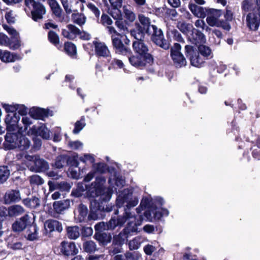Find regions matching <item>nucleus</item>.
<instances>
[{
  "label": "nucleus",
  "instance_id": "6ab92c4d",
  "mask_svg": "<svg viewBox=\"0 0 260 260\" xmlns=\"http://www.w3.org/2000/svg\"><path fill=\"white\" fill-rule=\"evenodd\" d=\"M48 3L51 9L52 13L58 21L62 22L64 20L63 10L56 0H48Z\"/></svg>",
  "mask_w": 260,
  "mask_h": 260
},
{
  "label": "nucleus",
  "instance_id": "338daca9",
  "mask_svg": "<svg viewBox=\"0 0 260 260\" xmlns=\"http://www.w3.org/2000/svg\"><path fill=\"white\" fill-rule=\"evenodd\" d=\"M87 7L94 14L96 18L99 17L100 11L98 7L91 3H88L87 4Z\"/></svg>",
  "mask_w": 260,
  "mask_h": 260
},
{
  "label": "nucleus",
  "instance_id": "72a5a7b5",
  "mask_svg": "<svg viewBox=\"0 0 260 260\" xmlns=\"http://www.w3.org/2000/svg\"><path fill=\"white\" fill-rule=\"evenodd\" d=\"M130 235L123 229L118 235L114 236L113 244L115 245H123Z\"/></svg>",
  "mask_w": 260,
  "mask_h": 260
},
{
  "label": "nucleus",
  "instance_id": "4468645a",
  "mask_svg": "<svg viewBox=\"0 0 260 260\" xmlns=\"http://www.w3.org/2000/svg\"><path fill=\"white\" fill-rule=\"evenodd\" d=\"M3 148L5 150H13L16 148V132H7Z\"/></svg>",
  "mask_w": 260,
  "mask_h": 260
},
{
  "label": "nucleus",
  "instance_id": "7c9ffc66",
  "mask_svg": "<svg viewBox=\"0 0 260 260\" xmlns=\"http://www.w3.org/2000/svg\"><path fill=\"white\" fill-rule=\"evenodd\" d=\"M67 236L69 239L76 240L80 235V229L78 226H71L67 228Z\"/></svg>",
  "mask_w": 260,
  "mask_h": 260
},
{
  "label": "nucleus",
  "instance_id": "cd10ccee",
  "mask_svg": "<svg viewBox=\"0 0 260 260\" xmlns=\"http://www.w3.org/2000/svg\"><path fill=\"white\" fill-rule=\"evenodd\" d=\"M31 144L30 141L25 136L17 133V148L20 150L28 149Z\"/></svg>",
  "mask_w": 260,
  "mask_h": 260
},
{
  "label": "nucleus",
  "instance_id": "4be33fe9",
  "mask_svg": "<svg viewBox=\"0 0 260 260\" xmlns=\"http://www.w3.org/2000/svg\"><path fill=\"white\" fill-rule=\"evenodd\" d=\"M129 63L136 68L145 67L148 63L146 58L143 55H133L128 57Z\"/></svg>",
  "mask_w": 260,
  "mask_h": 260
},
{
  "label": "nucleus",
  "instance_id": "c03bdc74",
  "mask_svg": "<svg viewBox=\"0 0 260 260\" xmlns=\"http://www.w3.org/2000/svg\"><path fill=\"white\" fill-rule=\"evenodd\" d=\"M143 242V239L141 237H136L128 242V247L130 250L138 249Z\"/></svg>",
  "mask_w": 260,
  "mask_h": 260
},
{
  "label": "nucleus",
  "instance_id": "bf43d9fd",
  "mask_svg": "<svg viewBox=\"0 0 260 260\" xmlns=\"http://www.w3.org/2000/svg\"><path fill=\"white\" fill-rule=\"evenodd\" d=\"M7 242L8 247L16 249V238L15 235H11L7 239Z\"/></svg>",
  "mask_w": 260,
  "mask_h": 260
},
{
  "label": "nucleus",
  "instance_id": "774afa93",
  "mask_svg": "<svg viewBox=\"0 0 260 260\" xmlns=\"http://www.w3.org/2000/svg\"><path fill=\"white\" fill-rule=\"evenodd\" d=\"M71 188L70 183L66 181L58 182V189L62 191H69Z\"/></svg>",
  "mask_w": 260,
  "mask_h": 260
},
{
  "label": "nucleus",
  "instance_id": "c9c22d12",
  "mask_svg": "<svg viewBox=\"0 0 260 260\" xmlns=\"http://www.w3.org/2000/svg\"><path fill=\"white\" fill-rule=\"evenodd\" d=\"M16 57L9 51H2L0 49V59L3 62H10L15 61Z\"/></svg>",
  "mask_w": 260,
  "mask_h": 260
},
{
  "label": "nucleus",
  "instance_id": "09e8293b",
  "mask_svg": "<svg viewBox=\"0 0 260 260\" xmlns=\"http://www.w3.org/2000/svg\"><path fill=\"white\" fill-rule=\"evenodd\" d=\"M85 117L82 116L80 120L75 123V128L73 131L74 134H78L85 126Z\"/></svg>",
  "mask_w": 260,
  "mask_h": 260
},
{
  "label": "nucleus",
  "instance_id": "9b49d317",
  "mask_svg": "<svg viewBox=\"0 0 260 260\" xmlns=\"http://www.w3.org/2000/svg\"><path fill=\"white\" fill-rule=\"evenodd\" d=\"M222 15L221 10L209 8L207 9L206 21L211 26H219V18Z\"/></svg>",
  "mask_w": 260,
  "mask_h": 260
},
{
  "label": "nucleus",
  "instance_id": "e2e57ef3",
  "mask_svg": "<svg viewBox=\"0 0 260 260\" xmlns=\"http://www.w3.org/2000/svg\"><path fill=\"white\" fill-rule=\"evenodd\" d=\"M125 257V259L127 260H139L141 258V255L137 252H126Z\"/></svg>",
  "mask_w": 260,
  "mask_h": 260
},
{
  "label": "nucleus",
  "instance_id": "69168bd1",
  "mask_svg": "<svg viewBox=\"0 0 260 260\" xmlns=\"http://www.w3.org/2000/svg\"><path fill=\"white\" fill-rule=\"evenodd\" d=\"M169 33H171L174 40L178 42H183V39L180 32L176 29H172L169 30Z\"/></svg>",
  "mask_w": 260,
  "mask_h": 260
},
{
  "label": "nucleus",
  "instance_id": "6e6552de",
  "mask_svg": "<svg viewBox=\"0 0 260 260\" xmlns=\"http://www.w3.org/2000/svg\"><path fill=\"white\" fill-rule=\"evenodd\" d=\"M133 48L136 53L139 55H143L146 58L148 63L150 64L153 62V57L149 53L148 45L143 40L134 41L133 43Z\"/></svg>",
  "mask_w": 260,
  "mask_h": 260
},
{
  "label": "nucleus",
  "instance_id": "5fc2aeb1",
  "mask_svg": "<svg viewBox=\"0 0 260 260\" xmlns=\"http://www.w3.org/2000/svg\"><path fill=\"white\" fill-rule=\"evenodd\" d=\"M3 107L5 109L7 115H16V106L3 104Z\"/></svg>",
  "mask_w": 260,
  "mask_h": 260
},
{
  "label": "nucleus",
  "instance_id": "ddd939ff",
  "mask_svg": "<svg viewBox=\"0 0 260 260\" xmlns=\"http://www.w3.org/2000/svg\"><path fill=\"white\" fill-rule=\"evenodd\" d=\"M60 251L64 255H74L78 253V249L73 242L62 241L60 243Z\"/></svg>",
  "mask_w": 260,
  "mask_h": 260
},
{
  "label": "nucleus",
  "instance_id": "b1692460",
  "mask_svg": "<svg viewBox=\"0 0 260 260\" xmlns=\"http://www.w3.org/2000/svg\"><path fill=\"white\" fill-rule=\"evenodd\" d=\"M189 8L192 14L198 18H204L206 16L208 9L194 4H190Z\"/></svg>",
  "mask_w": 260,
  "mask_h": 260
},
{
  "label": "nucleus",
  "instance_id": "a19ab883",
  "mask_svg": "<svg viewBox=\"0 0 260 260\" xmlns=\"http://www.w3.org/2000/svg\"><path fill=\"white\" fill-rule=\"evenodd\" d=\"M22 202L26 206L31 208H37L40 205V201L39 198L36 197H33L32 199H25Z\"/></svg>",
  "mask_w": 260,
  "mask_h": 260
},
{
  "label": "nucleus",
  "instance_id": "8fccbe9b",
  "mask_svg": "<svg viewBox=\"0 0 260 260\" xmlns=\"http://www.w3.org/2000/svg\"><path fill=\"white\" fill-rule=\"evenodd\" d=\"M64 49L67 53L71 56L76 54V47L72 43L68 42L65 43Z\"/></svg>",
  "mask_w": 260,
  "mask_h": 260
},
{
  "label": "nucleus",
  "instance_id": "c756f323",
  "mask_svg": "<svg viewBox=\"0 0 260 260\" xmlns=\"http://www.w3.org/2000/svg\"><path fill=\"white\" fill-rule=\"evenodd\" d=\"M5 123L7 132H15L16 129V115H7Z\"/></svg>",
  "mask_w": 260,
  "mask_h": 260
},
{
  "label": "nucleus",
  "instance_id": "39448f33",
  "mask_svg": "<svg viewBox=\"0 0 260 260\" xmlns=\"http://www.w3.org/2000/svg\"><path fill=\"white\" fill-rule=\"evenodd\" d=\"M25 5L29 8H30L31 6L32 7L31 15L34 21H38L43 18V16L46 13V8L44 5L35 0H25Z\"/></svg>",
  "mask_w": 260,
  "mask_h": 260
},
{
  "label": "nucleus",
  "instance_id": "5701e85b",
  "mask_svg": "<svg viewBox=\"0 0 260 260\" xmlns=\"http://www.w3.org/2000/svg\"><path fill=\"white\" fill-rule=\"evenodd\" d=\"M70 201L68 199L55 201L53 204V207L55 212L61 214L70 208Z\"/></svg>",
  "mask_w": 260,
  "mask_h": 260
},
{
  "label": "nucleus",
  "instance_id": "473e14b6",
  "mask_svg": "<svg viewBox=\"0 0 260 260\" xmlns=\"http://www.w3.org/2000/svg\"><path fill=\"white\" fill-rule=\"evenodd\" d=\"M70 160L71 158H69V156L66 155H60L56 158L54 166L57 169L62 168L65 166L68 165Z\"/></svg>",
  "mask_w": 260,
  "mask_h": 260
},
{
  "label": "nucleus",
  "instance_id": "ea45409f",
  "mask_svg": "<svg viewBox=\"0 0 260 260\" xmlns=\"http://www.w3.org/2000/svg\"><path fill=\"white\" fill-rule=\"evenodd\" d=\"M83 248L87 253H93L98 250L95 243L91 240L86 241L83 243Z\"/></svg>",
  "mask_w": 260,
  "mask_h": 260
},
{
  "label": "nucleus",
  "instance_id": "bb28decb",
  "mask_svg": "<svg viewBox=\"0 0 260 260\" xmlns=\"http://www.w3.org/2000/svg\"><path fill=\"white\" fill-rule=\"evenodd\" d=\"M38 231L39 229L36 224L31 225L27 229L24 236L27 240L29 241L38 240L39 238Z\"/></svg>",
  "mask_w": 260,
  "mask_h": 260
},
{
  "label": "nucleus",
  "instance_id": "49530a36",
  "mask_svg": "<svg viewBox=\"0 0 260 260\" xmlns=\"http://www.w3.org/2000/svg\"><path fill=\"white\" fill-rule=\"evenodd\" d=\"M178 28L183 34H187L190 30H192V25L185 22H178L177 25Z\"/></svg>",
  "mask_w": 260,
  "mask_h": 260
},
{
  "label": "nucleus",
  "instance_id": "864d4df0",
  "mask_svg": "<svg viewBox=\"0 0 260 260\" xmlns=\"http://www.w3.org/2000/svg\"><path fill=\"white\" fill-rule=\"evenodd\" d=\"M60 1L66 13L68 15L71 14L73 12L71 3L69 0H60Z\"/></svg>",
  "mask_w": 260,
  "mask_h": 260
},
{
  "label": "nucleus",
  "instance_id": "4c0bfd02",
  "mask_svg": "<svg viewBox=\"0 0 260 260\" xmlns=\"http://www.w3.org/2000/svg\"><path fill=\"white\" fill-rule=\"evenodd\" d=\"M152 200L150 198L144 197L141 200L139 207L136 210L138 214H140L144 208H150L152 207Z\"/></svg>",
  "mask_w": 260,
  "mask_h": 260
},
{
  "label": "nucleus",
  "instance_id": "423d86ee",
  "mask_svg": "<svg viewBox=\"0 0 260 260\" xmlns=\"http://www.w3.org/2000/svg\"><path fill=\"white\" fill-rule=\"evenodd\" d=\"M25 158L30 162L29 169L35 172H42L49 169L48 163L39 155H25Z\"/></svg>",
  "mask_w": 260,
  "mask_h": 260
},
{
  "label": "nucleus",
  "instance_id": "393cba45",
  "mask_svg": "<svg viewBox=\"0 0 260 260\" xmlns=\"http://www.w3.org/2000/svg\"><path fill=\"white\" fill-rule=\"evenodd\" d=\"M94 238L99 242L100 245L105 246L110 243L112 236L110 234L103 232L95 233Z\"/></svg>",
  "mask_w": 260,
  "mask_h": 260
},
{
  "label": "nucleus",
  "instance_id": "de8ad7c7",
  "mask_svg": "<svg viewBox=\"0 0 260 260\" xmlns=\"http://www.w3.org/2000/svg\"><path fill=\"white\" fill-rule=\"evenodd\" d=\"M198 51L204 58L205 57L207 58L211 54V50L210 47L204 45H200L198 47Z\"/></svg>",
  "mask_w": 260,
  "mask_h": 260
},
{
  "label": "nucleus",
  "instance_id": "7ed1b4c3",
  "mask_svg": "<svg viewBox=\"0 0 260 260\" xmlns=\"http://www.w3.org/2000/svg\"><path fill=\"white\" fill-rule=\"evenodd\" d=\"M150 27L147 34L151 36V39L153 43L165 50H168L170 47V44L165 39L161 29L158 28L156 26Z\"/></svg>",
  "mask_w": 260,
  "mask_h": 260
},
{
  "label": "nucleus",
  "instance_id": "c85d7f7f",
  "mask_svg": "<svg viewBox=\"0 0 260 260\" xmlns=\"http://www.w3.org/2000/svg\"><path fill=\"white\" fill-rule=\"evenodd\" d=\"M146 29L139 24L136 25V27L131 31V35L136 39L135 41L143 40L145 37Z\"/></svg>",
  "mask_w": 260,
  "mask_h": 260
},
{
  "label": "nucleus",
  "instance_id": "37998d69",
  "mask_svg": "<svg viewBox=\"0 0 260 260\" xmlns=\"http://www.w3.org/2000/svg\"><path fill=\"white\" fill-rule=\"evenodd\" d=\"M16 200V191L14 190L6 192L4 197V202L6 204H10Z\"/></svg>",
  "mask_w": 260,
  "mask_h": 260
},
{
  "label": "nucleus",
  "instance_id": "f8f14e48",
  "mask_svg": "<svg viewBox=\"0 0 260 260\" xmlns=\"http://www.w3.org/2000/svg\"><path fill=\"white\" fill-rule=\"evenodd\" d=\"M132 218L127 219L128 222L127 226L124 229V231L129 234L130 236L132 233H137L139 232L138 226L141 224V216H136L132 213Z\"/></svg>",
  "mask_w": 260,
  "mask_h": 260
},
{
  "label": "nucleus",
  "instance_id": "79ce46f5",
  "mask_svg": "<svg viewBox=\"0 0 260 260\" xmlns=\"http://www.w3.org/2000/svg\"><path fill=\"white\" fill-rule=\"evenodd\" d=\"M86 190L87 186L83 183H79L76 188L72 190L71 195L75 197H80Z\"/></svg>",
  "mask_w": 260,
  "mask_h": 260
},
{
  "label": "nucleus",
  "instance_id": "a211bd4d",
  "mask_svg": "<svg viewBox=\"0 0 260 260\" xmlns=\"http://www.w3.org/2000/svg\"><path fill=\"white\" fill-rule=\"evenodd\" d=\"M88 212L87 206L80 204L77 208V210L74 211L75 218L77 222H82L87 221Z\"/></svg>",
  "mask_w": 260,
  "mask_h": 260
},
{
  "label": "nucleus",
  "instance_id": "58836bf2",
  "mask_svg": "<svg viewBox=\"0 0 260 260\" xmlns=\"http://www.w3.org/2000/svg\"><path fill=\"white\" fill-rule=\"evenodd\" d=\"M138 19L142 25V27L145 28L146 33L148 32V29L151 27L150 26H155V25L151 24L150 19L143 14H139L138 15Z\"/></svg>",
  "mask_w": 260,
  "mask_h": 260
},
{
  "label": "nucleus",
  "instance_id": "13d9d810",
  "mask_svg": "<svg viewBox=\"0 0 260 260\" xmlns=\"http://www.w3.org/2000/svg\"><path fill=\"white\" fill-rule=\"evenodd\" d=\"M22 122L24 124V129H22V127H19V125L17 124V128H19V132L26 131L28 127L32 123V121L30 119L26 116L22 117Z\"/></svg>",
  "mask_w": 260,
  "mask_h": 260
},
{
  "label": "nucleus",
  "instance_id": "603ef678",
  "mask_svg": "<svg viewBox=\"0 0 260 260\" xmlns=\"http://www.w3.org/2000/svg\"><path fill=\"white\" fill-rule=\"evenodd\" d=\"M48 38L49 41L54 45H57L59 43V39L58 35L53 31L50 30L49 31Z\"/></svg>",
  "mask_w": 260,
  "mask_h": 260
},
{
  "label": "nucleus",
  "instance_id": "a18cd8bd",
  "mask_svg": "<svg viewBox=\"0 0 260 260\" xmlns=\"http://www.w3.org/2000/svg\"><path fill=\"white\" fill-rule=\"evenodd\" d=\"M125 17L130 22H134L136 19V15L130 8L127 6L123 7Z\"/></svg>",
  "mask_w": 260,
  "mask_h": 260
},
{
  "label": "nucleus",
  "instance_id": "4d7b16f0",
  "mask_svg": "<svg viewBox=\"0 0 260 260\" xmlns=\"http://www.w3.org/2000/svg\"><path fill=\"white\" fill-rule=\"evenodd\" d=\"M2 26L3 28L7 31V32L11 36V39H10L12 40V42H15V37L16 35V30L13 28L12 27L6 24H3L2 25Z\"/></svg>",
  "mask_w": 260,
  "mask_h": 260
},
{
  "label": "nucleus",
  "instance_id": "a878e982",
  "mask_svg": "<svg viewBox=\"0 0 260 260\" xmlns=\"http://www.w3.org/2000/svg\"><path fill=\"white\" fill-rule=\"evenodd\" d=\"M29 114L34 119H43L48 116V111L44 109L33 107L29 110Z\"/></svg>",
  "mask_w": 260,
  "mask_h": 260
},
{
  "label": "nucleus",
  "instance_id": "1a4fd4ad",
  "mask_svg": "<svg viewBox=\"0 0 260 260\" xmlns=\"http://www.w3.org/2000/svg\"><path fill=\"white\" fill-rule=\"evenodd\" d=\"M185 50L191 64L195 67L201 68L205 62V58L200 55L198 50L190 45H186Z\"/></svg>",
  "mask_w": 260,
  "mask_h": 260
},
{
  "label": "nucleus",
  "instance_id": "2f4dec72",
  "mask_svg": "<svg viewBox=\"0 0 260 260\" xmlns=\"http://www.w3.org/2000/svg\"><path fill=\"white\" fill-rule=\"evenodd\" d=\"M30 225L29 217L28 215L25 214L20 217L19 221H17V232L22 231Z\"/></svg>",
  "mask_w": 260,
  "mask_h": 260
},
{
  "label": "nucleus",
  "instance_id": "9d476101",
  "mask_svg": "<svg viewBox=\"0 0 260 260\" xmlns=\"http://www.w3.org/2000/svg\"><path fill=\"white\" fill-rule=\"evenodd\" d=\"M123 38V34L112 36V45L117 53L124 55H129L132 53L131 50L129 46L124 45L122 39Z\"/></svg>",
  "mask_w": 260,
  "mask_h": 260
},
{
  "label": "nucleus",
  "instance_id": "20e7f679",
  "mask_svg": "<svg viewBox=\"0 0 260 260\" xmlns=\"http://www.w3.org/2000/svg\"><path fill=\"white\" fill-rule=\"evenodd\" d=\"M14 159V154L12 152H9L7 153L6 160L8 165L0 166V184L7 181L10 176V171H13L16 167V161Z\"/></svg>",
  "mask_w": 260,
  "mask_h": 260
},
{
  "label": "nucleus",
  "instance_id": "f257e3e1",
  "mask_svg": "<svg viewBox=\"0 0 260 260\" xmlns=\"http://www.w3.org/2000/svg\"><path fill=\"white\" fill-rule=\"evenodd\" d=\"M139 200L134 196L128 189H124L118 196L116 199V205L118 207H123L124 212L122 216H118L117 219L112 217L107 223L108 230H114L117 226L122 225L128 218H132V212L129 211L131 208L138 205Z\"/></svg>",
  "mask_w": 260,
  "mask_h": 260
},
{
  "label": "nucleus",
  "instance_id": "e433bc0d",
  "mask_svg": "<svg viewBox=\"0 0 260 260\" xmlns=\"http://www.w3.org/2000/svg\"><path fill=\"white\" fill-rule=\"evenodd\" d=\"M71 17L73 21L80 26L84 25L86 21V16L84 14L81 13L77 12L73 13Z\"/></svg>",
  "mask_w": 260,
  "mask_h": 260
},
{
  "label": "nucleus",
  "instance_id": "f3484780",
  "mask_svg": "<svg viewBox=\"0 0 260 260\" xmlns=\"http://www.w3.org/2000/svg\"><path fill=\"white\" fill-rule=\"evenodd\" d=\"M246 22L247 26L251 30H257L260 24V14L249 13L246 16Z\"/></svg>",
  "mask_w": 260,
  "mask_h": 260
},
{
  "label": "nucleus",
  "instance_id": "dca6fc26",
  "mask_svg": "<svg viewBox=\"0 0 260 260\" xmlns=\"http://www.w3.org/2000/svg\"><path fill=\"white\" fill-rule=\"evenodd\" d=\"M93 44L94 46L95 54L97 56L110 57V52L105 43L99 41H93Z\"/></svg>",
  "mask_w": 260,
  "mask_h": 260
},
{
  "label": "nucleus",
  "instance_id": "aec40b11",
  "mask_svg": "<svg viewBox=\"0 0 260 260\" xmlns=\"http://www.w3.org/2000/svg\"><path fill=\"white\" fill-rule=\"evenodd\" d=\"M44 229L46 232L50 233L56 231L61 232L62 231V224L58 221L54 219L47 220L44 224Z\"/></svg>",
  "mask_w": 260,
  "mask_h": 260
},
{
  "label": "nucleus",
  "instance_id": "6e6d98bb",
  "mask_svg": "<svg viewBox=\"0 0 260 260\" xmlns=\"http://www.w3.org/2000/svg\"><path fill=\"white\" fill-rule=\"evenodd\" d=\"M121 7H112L110 11V15L116 20L122 18L121 12L119 8Z\"/></svg>",
  "mask_w": 260,
  "mask_h": 260
},
{
  "label": "nucleus",
  "instance_id": "f03ea898",
  "mask_svg": "<svg viewBox=\"0 0 260 260\" xmlns=\"http://www.w3.org/2000/svg\"><path fill=\"white\" fill-rule=\"evenodd\" d=\"M104 177L100 176L96 177L94 182L90 186H87V195L90 198H98V201L101 204L110 201L113 193L112 190L110 188H105L104 184L106 182Z\"/></svg>",
  "mask_w": 260,
  "mask_h": 260
},
{
  "label": "nucleus",
  "instance_id": "f704fd0d",
  "mask_svg": "<svg viewBox=\"0 0 260 260\" xmlns=\"http://www.w3.org/2000/svg\"><path fill=\"white\" fill-rule=\"evenodd\" d=\"M0 45L9 47L15 50L16 48V43L12 40L5 34L0 32Z\"/></svg>",
  "mask_w": 260,
  "mask_h": 260
},
{
  "label": "nucleus",
  "instance_id": "0eeeda50",
  "mask_svg": "<svg viewBox=\"0 0 260 260\" xmlns=\"http://www.w3.org/2000/svg\"><path fill=\"white\" fill-rule=\"evenodd\" d=\"M181 46L178 43H175L171 48V57L174 66L180 68L186 65V60L181 52Z\"/></svg>",
  "mask_w": 260,
  "mask_h": 260
},
{
  "label": "nucleus",
  "instance_id": "2eb2a0df",
  "mask_svg": "<svg viewBox=\"0 0 260 260\" xmlns=\"http://www.w3.org/2000/svg\"><path fill=\"white\" fill-rule=\"evenodd\" d=\"M31 131L32 134L40 136L43 139L49 140L50 138V131L44 124L33 125Z\"/></svg>",
  "mask_w": 260,
  "mask_h": 260
},
{
  "label": "nucleus",
  "instance_id": "412c9836",
  "mask_svg": "<svg viewBox=\"0 0 260 260\" xmlns=\"http://www.w3.org/2000/svg\"><path fill=\"white\" fill-rule=\"evenodd\" d=\"M189 41L194 44L204 43L206 42V37L201 31L193 28L190 36L188 38Z\"/></svg>",
  "mask_w": 260,
  "mask_h": 260
},
{
  "label": "nucleus",
  "instance_id": "0e129e2a",
  "mask_svg": "<svg viewBox=\"0 0 260 260\" xmlns=\"http://www.w3.org/2000/svg\"><path fill=\"white\" fill-rule=\"evenodd\" d=\"M95 233L102 232L103 231L108 230L107 223L104 222H100L94 226Z\"/></svg>",
  "mask_w": 260,
  "mask_h": 260
},
{
  "label": "nucleus",
  "instance_id": "052dcab7",
  "mask_svg": "<svg viewBox=\"0 0 260 260\" xmlns=\"http://www.w3.org/2000/svg\"><path fill=\"white\" fill-rule=\"evenodd\" d=\"M5 19L9 24H14L15 22V15L12 10L7 11L5 15Z\"/></svg>",
  "mask_w": 260,
  "mask_h": 260
},
{
  "label": "nucleus",
  "instance_id": "3c124183",
  "mask_svg": "<svg viewBox=\"0 0 260 260\" xmlns=\"http://www.w3.org/2000/svg\"><path fill=\"white\" fill-rule=\"evenodd\" d=\"M30 183L33 185H40L44 183V180L39 175H34L29 177Z\"/></svg>",
  "mask_w": 260,
  "mask_h": 260
},
{
  "label": "nucleus",
  "instance_id": "680f3d73",
  "mask_svg": "<svg viewBox=\"0 0 260 260\" xmlns=\"http://www.w3.org/2000/svg\"><path fill=\"white\" fill-rule=\"evenodd\" d=\"M101 22L103 25L108 26L113 23V20L108 15L103 14L101 16Z\"/></svg>",
  "mask_w": 260,
  "mask_h": 260
}]
</instances>
